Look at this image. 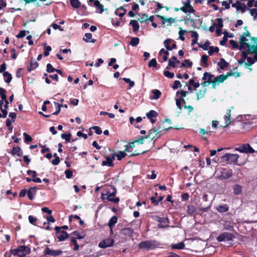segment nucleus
I'll list each match as a JSON object with an SVG mask.
<instances>
[{
	"label": "nucleus",
	"instance_id": "obj_43",
	"mask_svg": "<svg viewBox=\"0 0 257 257\" xmlns=\"http://www.w3.org/2000/svg\"><path fill=\"white\" fill-rule=\"evenodd\" d=\"M210 43L207 40L206 42L204 44H201L200 43H198V47L202 48L204 50H207L209 49V45Z\"/></svg>",
	"mask_w": 257,
	"mask_h": 257
},
{
	"label": "nucleus",
	"instance_id": "obj_35",
	"mask_svg": "<svg viewBox=\"0 0 257 257\" xmlns=\"http://www.w3.org/2000/svg\"><path fill=\"white\" fill-rule=\"evenodd\" d=\"M125 152L127 153L132 152V149L135 147V142L129 143L127 145H125Z\"/></svg>",
	"mask_w": 257,
	"mask_h": 257
},
{
	"label": "nucleus",
	"instance_id": "obj_4",
	"mask_svg": "<svg viewBox=\"0 0 257 257\" xmlns=\"http://www.w3.org/2000/svg\"><path fill=\"white\" fill-rule=\"evenodd\" d=\"M11 251L14 255L23 257L26 256L27 254H30L31 249L28 246L21 245L17 248L11 249Z\"/></svg>",
	"mask_w": 257,
	"mask_h": 257
},
{
	"label": "nucleus",
	"instance_id": "obj_8",
	"mask_svg": "<svg viewBox=\"0 0 257 257\" xmlns=\"http://www.w3.org/2000/svg\"><path fill=\"white\" fill-rule=\"evenodd\" d=\"M220 174L218 176L219 179L222 180L230 178L232 176L231 169L221 168L220 169Z\"/></svg>",
	"mask_w": 257,
	"mask_h": 257
},
{
	"label": "nucleus",
	"instance_id": "obj_60",
	"mask_svg": "<svg viewBox=\"0 0 257 257\" xmlns=\"http://www.w3.org/2000/svg\"><path fill=\"white\" fill-rule=\"evenodd\" d=\"M182 85L180 83V82L179 80H175L174 82V84L172 86V88L174 90H176L178 89L179 87H181Z\"/></svg>",
	"mask_w": 257,
	"mask_h": 257
},
{
	"label": "nucleus",
	"instance_id": "obj_57",
	"mask_svg": "<svg viewBox=\"0 0 257 257\" xmlns=\"http://www.w3.org/2000/svg\"><path fill=\"white\" fill-rule=\"evenodd\" d=\"M208 59V56L206 55H204L201 57V61L202 63L205 64V66L207 67L208 66L207 60Z\"/></svg>",
	"mask_w": 257,
	"mask_h": 257
},
{
	"label": "nucleus",
	"instance_id": "obj_19",
	"mask_svg": "<svg viewBox=\"0 0 257 257\" xmlns=\"http://www.w3.org/2000/svg\"><path fill=\"white\" fill-rule=\"evenodd\" d=\"M215 208L218 212L223 213L228 211L229 206L226 204H218L215 207Z\"/></svg>",
	"mask_w": 257,
	"mask_h": 257
},
{
	"label": "nucleus",
	"instance_id": "obj_14",
	"mask_svg": "<svg viewBox=\"0 0 257 257\" xmlns=\"http://www.w3.org/2000/svg\"><path fill=\"white\" fill-rule=\"evenodd\" d=\"M56 231V236L58 239L59 241H62L68 238L69 236L67 232L64 230H58Z\"/></svg>",
	"mask_w": 257,
	"mask_h": 257
},
{
	"label": "nucleus",
	"instance_id": "obj_23",
	"mask_svg": "<svg viewBox=\"0 0 257 257\" xmlns=\"http://www.w3.org/2000/svg\"><path fill=\"white\" fill-rule=\"evenodd\" d=\"M11 154L14 156L15 155H17L19 157H22L23 155V152L21 150V148L17 146L16 147H14L12 150L11 152Z\"/></svg>",
	"mask_w": 257,
	"mask_h": 257
},
{
	"label": "nucleus",
	"instance_id": "obj_39",
	"mask_svg": "<svg viewBox=\"0 0 257 257\" xmlns=\"http://www.w3.org/2000/svg\"><path fill=\"white\" fill-rule=\"evenodd\" d=\"M185 247V244L183 242H180L179 243L173 244L172 245V248L182 249Z\"/></svg>",
	"mask_w": 257,
	"mask_h": 257
},
{
	"label": "nucleus",
	"instance_id": "obj_63",
	"mask_svg": "<svg viewBox=\"0 0 257 257\" xmlns=\"http://www.w3.org/2000/svg\"><path fill=\"white\" fill-rule=\"evenodd\" d=\"M29 33L28 31H26L25 30L20 31L19 33L17 35V37L18 38H22L26 36V33Z\"/></svg>",
	"mask_w": 257,
	"mask_h": 257
},
{
	"label": "nucleus",
	"instance_id": "obj_32",
	"mask_svg": "<svg viewBox=\"0 0 257 257\" xmlns=\"http://www.w3.org/2000/svg\"><path fill=\"white\" fill-rule=\"evenodd\" d=\"M163 54H164L163 60L164 61H167L168 59V55L169 54L168 51L165 50L164 48L161 49L159 52V55H162Z\"/></svg>",
	"mask_w": 257,
	"mask_h": 257
},
{
	"label": "nucleus",
	"instance_id": "obj_12",
	"mask_svg": "<svg viewBox=\"0 0 257 257\" xmlns=\"http://www.w3.org/2000/svg\"><path fill=\"white\" fill-rule=\"evenodd\" d=\"M62 251L60 249L58 250H52L50 249L48 246H46L44 251V255H48L52 256H57L62 254Z\"/></svg>",
	"mask_w": 257,
	"mask_h": 257
},
{
	"label": "nucleus",
	"instance_id": "obj_17",
	"mask_svg": "<svg viewBox=\"0 0 257 257\" xmlns=\"http://www.w3.org/2000/svg\"><path fill=\"white\" fill-rule=\"evenodd\" d=\"M105 158L106 160L103 161L101 164L102 166H106L110 167H113L114 166V164L113 163V160H114V155H113L112 157H110L109 156H105Z\"/></svg>",
	"mask_w": 257,
	"mask_h": 257
},
{
	"label": "nucleus",
	"instance_id": "obj_52",
	"mask_svg": "<svg viewBox=\"0 0 257 257\" xmlns=\"http://www.w3.org/2000/svg\"><path fill=\"white\" fill-rule=\"evenodd\" d=\"M256 60H255L253 58H252L251 57H248L247 58V62H245V65L246 66H251Z\"/></svg>",
	"mask_w": 257,
	"mask_h": 257
},
{
	"label": "nucleus",
	"instance_id": "obj_21",
	"mask_svg": "<svg viewBox=\"0 0 257 257\" xmlns=\"http://www.w3.org/2000/svg\"><path fill=\"white\" fill-rule=\"evenodd\" d=\"M38 188L34 186L31 187L27 191L28 198L30 200H32L34 199V196L36 194Z\"/></svg>",
	"mask_w": 257,
	"mask_h": 257
},
{
	"label": "nucleus",
	"instance_id": "obj_6",
	"mask_svg": "<svg viewBox=\"0 0 257 257\" xmlns=\"http://www.w3.org/2000/svg\"><path fill=\"white\" fill-rule=\"evenodd\" d=\"M161 131L159 128L154 127L149 131V135L146 136L147 138H150L153 141V144L161 136Z\"/></svg>",
	"mask_w": 257,
	"mask_h": 257
},
{
	"label": "nucleus",
	"instance_id": "obj_27",
	"mask_svg": "<svg viewBox=\"0 0 257 257\" xmlns=\"http://www.w3.org/2000/svg\"><path fill=\"white\" fill-rule=\"evenodd\" d=\"M218 66L220 69H224L225 68H227L228 66V63L225 61L224 58H220L219 61L217 63Z\"/></svg>",
	"mask_w": 257,
	"mask_h": 257
},
{
	"label": "nucleus",
	"instance_id": "obj_50",
	"mask_svg": "<svg viewBox=\"0 0 257 257\" xmlns=\"http://www.w3.org/2000/svg\"><path fill=\"white\" fill-rule=\"evenodd\" d=\"M52 48L50 46H45L44 47V55L47 57L49 55V52L51 51Z\"/></svg>",
	"mask_w": 257,
	"mask_h": 257
},
{
	"label": "nucleus",
	"instance_id": "obj_24",
	"mask_svg": "<svg viewBox=\"0 0 257 257\" xmlns=\"http://www.w3.org/2000/svg\"><path fill=\"white\" fill-rule=\"evenodd\" d=\"M117 222V217L116 216H113L109 220L108 225L110 229L111 232H112V229L114 227L115 224Z\"/></svg>",
	"mask_w": 257,
	"mask_h": 257
},
{
	"label": "nucleus",
	"instance_id": "obj_33",
	"mask_svg": "<svg viewBox=\"0 0 257 257\" xmlns=\"http://www.w3.org/2000/svg\"><path fill=\"white\" fill-rule=\"evenodd\" d=\"M146 115L149 119H151L153 117H157L158 116V113L155 110H151L147 113Z\"/></svg>",
	"mask_w": 257,
	"mask_h": 257
},
{
	"label": "nucleus",
	"instance_id": "obj_31",
	"mask_svg": "<svg viewBox=\"0 0 257 257\" xmlns=\"http://www.w3.org/2000/svg\"><path fill=\"white\" fill-rule=\"evenodd\" d=\"M71 6L75 8L78 9L81 7V3L79 0H70Z\"/></svg>",
	"mask_w": 257,
	"mask_h": 257
},
{
	"label": "nucleus",
	"instance_id": "obj_58",
	"mask_svg": "<svg viewBox=\"0 0 257 257\" xmlns=\"http://www.w3.org/2000/svg\"><path fill=\"white\" fill-rule=\"evenodd\" d=\"M55 70H56V68H54L51 64L48 63L47 65L46 71L47 72L52 73V72H55Z\"/></svg>",
	"mask_w": 257,
	"mask_h": 257
},
{
	"label": "nucleus",
	"instance_id": "obj_46",
	"mask_svg": "<svg viewBox=\"0 0 257 257\" xmlns=\"http://www.w3.org/2000/svg\"><path fill=\"white\" fill-rule=\"evenodd\" d=\"M138 15L140 16V18L139 19H138V21H140V23H144V22H145L146 21H147L148 15L147 14H139Z\"/></svg>",
	"mask_w": 257,
	"mask_h": 257
},
{
	"label": "nucleus",
	"instance_id": "obj_47",
	"mask_svg": "<svg viewBox=\"0 0 257 257\" xmlns=\"http://www.w3.org/2000/svg\"><path fill=\"white\" fill-rule=\"evenodd\" d=\"M219 50V49L218 47L210 46L209 50L208 53L209 55H212L214 52H218Z\"/></svg>",
	"mask_w": 257,
	"mask_h": 257
},
{
	"label": "nucleus",
	"instance_id": "obj_53",
	"mask_svg": "<svg viewBox=\"0 0 257 257\" xmlns=\"http://www.w3.org/2000/svg\"><path fill=\"white\" fill-rule=\"evenodd\" d=\"M157 65V62L155 58L151 59L148 63L149 67H155Z\"/></svg>",
	"mask_w": 257,
	"mask_h": 257
},
{
	"label": "nucleus",
	"instance_id": "obj_41",
	"mask_svg": "<svg viewBox=\"0 0 257 257\" xmlns=\"http://www.w3.org/2000/svg\"><path fill=\"white\" fill-rule=\"evenodd\" d=\"M54 103L55 104V106L56 107V111L54 112H53L52 114V115H57L59 114V113L60 112V110H61V107L62 106H63V104L62 103H61V104L57 102H54Z\"/></svg>",
	"mask_w": 257,
	"mask_h": 257
},
{
	"label": "nucleus",
	"instance_id": "obj_45",
	"mask_svg": "<svg viewBox=\"0 0 257 257\" xmlns=\"http://www.w3.org/2000/svg\"><path fill=\"white\" fill-rule=\"evenodd\" d=\"M70 241H71V242H72L73 243V244L74 245V247L73 248V250L76 251V250H78L79 248V245L76 241V238L75 237H72L71 238Z\"/></svg>",
	"mask_w": 257,
	"mask_h": 257
},
{
	"label": "nucleus",
	"instance_id": "obj_29",
	"mask_svg": "<svg viewBox=\"0 0 257 257\" xmlns=\"http://www.w3.org/2000/svg\"><path fill=\"white\" fill-rule=\"evenodd\" d=\"M233 193L235 195H238L242 192V188L240 185L238 184H235L234 185L233 188Z\"/></svg>",
	"mask_w": 257,
	"mask_h": 257
},
{
	"label": "nucleus",
	"instance_id": "obj_26",
	"mask_svg": "<svg viewBox=\"0 0 257 257\" xmlns=\"http://www.w3.org/2000/svg\"><path fill=\"white\" fill-rule=\"evenodd\" d=\"M94 6L97 10H99L100 14H102L104 11L103 5L100 4L98 0H95L94 2Z\"/></svg>",
	"mask_w": 257,
	"mask_h": 257
},
{
	"label": "nucleus",
	"instance_id": "obj_13",
	"mask_svg": "<svg viewBox=\"0 0 257 257\" xmlns=\"http://www.w3.org/2000/svg\"><path fill=\"white\" fill-rule=\"evenodd\" d=\"M226 79L224 74H221L216 77H214L213 79V83L212 87L213 89L216 88V85H218L220 83H223Z\"/></svg>",
	"mask_w": 257,
	"mask_h": 257
},
{
	"label": "nucleus",
	"instance_id": "obj_54",
	"mask_svg": "<svg viewBox=\"0 0 257 257\" xmlns=\"http://www.w3.org/2000/svg\"><path fill=\"white\" fill-rule=\"evenodd\" d=\"M28 219H29V222L31 224H33L34 225H36V223L37 220V217H36L33 215H30L28 217Z\"/></svg>",
	"mask_w": 257,
	"mask_h": 257
},
{
	"label": "nucleus",
	"instance_id": "obj_37",
	"mask_svg": "<svg viewBox=\"0 0 257 257\" xmlns=\"http://www.w3.org/2000/svg\"><path fill=\"white\" fill-rule=\"evenodd\" d=\"M173 42H174V40L170 38L167 39L164 41V46L167 51H170V49H171L170 44Z\"/></svg>",
	"mask_w": 257,
	"mask_h": 257
},
{
	"label": "nucleus",
	"instance_id": "obj_38",
	"mask_svg": "<svg viewBox=\"0 0 257 257\" xmlns=\"http://www.w3.org/2000/svg\"><path fill=\"white\" fill-rule=\"evenodd\" d=\"M3 76L4 77L7 78L5 80V81L7 83H9L11 82V81L12 80V76L11 74H10L9 72H7V71H5L3 73Z\"/></svg>",
	"mask_w": 257,
	"mask_h": 257
},
{
	"label": "nucleus",
	"instance_id": "obj_9",
	"mask_svg": "<svg viewBox=\"0 0 257 257\" xmlns=\"http://www.w3.org/2000/svg\"><path fill=\"white\" fill-rule=\"evenodd\" d=\"M235 151L240 153L252 154L255 152L254 150L250 146L249 144H244L235 149Z\"/></svg>",
	"mask_w": 257,
	"mask_h": 257
},
{
	"label": "nucleus",
	"instance_id": "obj_51",
	"mask_svg": "<svg viewBox=\"0 0 257 257\" xmlns=\"http://www.w3.org/2000/svg\"><path fill=\"white\" fill-rule=\"evenodd\" d=\"M120 79H122L126 83H127L129 84V88H131L134 87L135 85V82L134 81H132L130 78H120Z\"/></svg>",
	"mask_w": 257,
	"mask_h": 257
},
{
	"label": "nucleus",
	"instance_id": "obj_16",
	"mask_svg": "<svg viewBox=\"0 0 257 257\" xmlns=\"http://www.w3.org/2000/svg\"><path fill=\"white\" fill-rule=\"evenodd\" d=\"M158 222H160L159 224V228H165L169 226V219L168 217H158Z\"/></svg>",
	"mask_w": 257,
	"mask_h": 257
},
{
	"label": "nucleus",
	"instance_id": "obj_49",
	"mask_svg": "<svg viewBox=\"0 0 257 257\" xmlns=\"http://www.w3.org/2000/svg\"><path fill=\"white\" fill-rule=\"evenodd\" d=\"M61 137L62 139L65 140L66 142H70L71 138V134L70 133L68 134L64 133L61 134Z\"/></svg>",
	"mask_w": 257,
	"mask_h": 257
},
{
	"label": "nucleus",
	"instance_id": "obj_36",
	"mask_svg": "<svg viewBox=\"0 0 257 257\" xmlns=\"http://www.w3.org/2000/svg\"><path fill=\"white\" fill-rule=\"evenodd\" d=\"M113 155H114V157L116 156L117 157V159L118 161H120L126 156L125 151H119L117 154H114Z\"/></svg>",
	"mask_w": 257,
	"mask_h": 257
},
{
	"label": "nucleus",
	"instance_id": "obj_48",
	"mask_svg": "<svg viewBox=\"0 0 257 257\" xmlns=\"http://www.w3.org/2000/svg\"><path fill=\"white\" fill-rule=\"evenodd\" d=\"M216 20L218 24L214 23V26H216V28H220L222 29V27H223L222 19L221 18H217Z\"/></svg>",
	"mask_w": 257,
	"mask_h": 257
},
{
	"label": "nucleus",
	"instance_id": "obj_5",
	"mask_svg": "<svg viewBox=\"0 0 257 257\" xmlns=\"http://www.w3.org/2000/svg\"><path fill=\"white\" fill-rule=\"evenodd\" d=\"M110 189L112 190V191H110V190L108 188L105 190V193L107 195L106 197L108 199V201L112 202L114 203H118L119 202V198L118 197L113 198L115 196L117 191L116 188L114 186H110Z\"/></svg>",
	"mask_w": 257,
	"mask_h": 257
},
{
	"label": "nucleus",
	"instance_id": "obj_10",
	"mask_svg": "<svg viewBox=\"0 0 257 257\" xmlns=\"http://www.w3.org/2000/svg\"><path fill=\"white\" fill-rule=\"evenodd\" d=\"M214 75L209 72H205L203 74L202 80L204 82L201 83V85L203 86H208L210 84L213 83V79Z\"/></svg>",
	"mask_w": 257,
	"mask_h": 257
},
{
	"label": "nucleus",
	"instance_id": "obj_28",
	"mask_svg": "<svg viewBox=\"0 0 257 257\" xmlns=\"http://www.w3.org/2000/svg\"><path fill=\"white\" fill-rule=\"evenodd\" d=\"M130 25L133 27V31L135 32L138 31L140 26L137 21L134 20H131L130 23Z\"/></svg>",
	"mask_w": 257,
	"mask_h": 257
},
{
	"label": "nucleus",
	"instance_id": "obj_56",
	"mask_svg": "<svg viewBox=\"0 0 257 257\" xmlns=\"http://www.w3.org/2000/svg\"><path fill=\"white\" fill-rule=\"evenodd\" d=\"M163 74L165 75V76L170 79H172L174 77V73L171 72L169 71H164Z\"/></svg>",
	"mask_w": 257,
	"mask_h": 257
},
{
	"label": "nucleus",
	"instance_id": "obj_30",
	"mask_svg": "<svg viewBox=\"0 0 257 257\" xmlns=\"http://www.w3.org/2000/svg\"><path fill=\"white\" fill-rule=\"evenodd\" d=\"M197 211L196 208L192 205L187 206V213L192 215Z\"/></svg>",
	"mask_w": 257,
	"mask_h": 257
},
{
	"label": "nucleus",
	"instance_id": "obj_15",
	"mask_svg": "<svg viewBox=\"0 0 257 257\" xmlns=\"http://www.w3.org/2000/svg\"><path fill=\"white\" fill-rule=\"evenodd\" d=\"M114 240L111 238H107L100 241L98 244L99 247L105 248L113 245Z\"/></svg>",
	"mask_w": 257,
	"mask_h": 257
},
{
	"label": "nucleus",
	"instance_id": "obj_25",
	"mask_svg": "<svg viewBox=\"0 0 257 257\" xmlns=\"http://www.w3.org/2000/svg\"><path fill=\"white\" fill-rule=\"evenodd\" d=\"M38 66L39 64L37 63V62L32 59L30 62V65L28 67V71L30 72L32 70L36 69Z\"/></svg>",
	"mask_w": 257,
	"mask_h": 257
},
{
	"label": "nucleus",
	"instance_id": "obj_34",
	"mask_svg": "<svg viewBox=\"0 0 257 257\" xmlns=\"http://www.w3.org/2000/svg\"><path fill=\"white\" fill-rule=\"evenodd\" d=\"M152 93L153 94L152 98L154 99H158L160 98L162 93L158 89H153L152 90Z\"/></svg>",
	"mask_w": 257,
	"mask_h": 257
},
{
	"label": "nucleus",
	"instance_id": "obj_59",
	"mask_svg": "<svg viewBox=\"0 0 257 257\" xmlns=\"http://www.w3.org/2000/svg\"><path fill=\"white\" fill-rule=\"evenodd\" d=\"M229 44L232 47L233 49H239V47H238V45L237 42L233 40H231L229 41Z\"/></svg>",
	"mask_w": 257,
	"mask_h": 257
},
{
	"label": "nucleus",
	"instance_id": "obj_18",
	"mask_svg": "<svg viewBox=\"0 0 257 257\" xmlns=\"http://www.w3.org/2000/svg\"><path fill=\"white\" fill-rule=\"evenodd\" d=\"M134 233V230L131 227H125L120 230V234L128 237H132Z\"/></svg>",
	"mask_w": 257,
	"mask_h": 257
},
{
	"label": "nucleus",
	"instance_id": "obj_61",
	"mask_svg": "<svg viewBox=\"0 0 257 257\" xmlns=\"http://www.w3.org/2000/svg\"><path fill=\"white\" fill-rule=\"evenodd\" d=\"M91 129H92L93 130L95 131V133L97 134V135H100L101 133H102V130L100 128V127H99V126H92L90 130Z\"/></svg>",
	"mask_w": 257,
	"mask_h": 257
},
{
	"label": "nucleus",
	"instance_id": "obj_2",
	"mask_svg": "<svg viewBox=\"0 0 257 257\" xmlns=\"http://www.w3.org/2000/svg\"><path fill=\"white\" fill-rule=\"evenodd\" d=\"M160 243L155 240L143 241L138 244L139 248L143 250H152L158 247Z\"/></svg>",
	"mask_w": 257,
	"mask_h": 257
},
{
	"label": "nucleus",
	"instance_id": "obj_1",
	"mask_svg": "<svg viewBox=\"0 0 257 257\" xmlns=\"http://www.w3.org/2000/svg\"><path fill=\"white\" fill-rule=\"evenodd\" d=\"M247 48L246 51H243L241 53V58L244 59H247L248 55H251L254 54V59L257 60V43L255 45H248L244 46V48L242 49H245Z\"/></svg>",
	"mask_w": 257,
	"mask_h": 257
},
{
	"label": "nucleus",
	"instance_id": "obj_40",
	"mask_svg": "<svg viewBox=\"0 0 257 257\" xmlns=\"http://www.w3.org/2000/svg\"><path fill=\"white\" fill-rule=\"evenodd\" d=\"M140 39L138 37H134L131 39L129 44L133 47L137 46L139 43Z\"/></svg>",
	"mask_w": 257,
	"mask_h": 257
},
{
	"label": "nucleus",
	"instance_id": "obj_42",
	"mask_svg": "<svg viewBox=\"0 0 257 257\" xmlns=\"http://www.w3.org/2000/svg\"><path fill=\"white\" fill-rule=\"evenodd\" d=\"M240 73L239 72H233L232 71H230L229 72H227L226 74L224 75V76L226 79H227L228 77L234 76V75H236V78L240 76Z\"/></svg>",
	"mask_w": 257,
	"mask_h": 257
},
{
	"label": "nucleus",
	"instance_id": "obj_44",
	"mask_svg": "<svg viewBox=\"0 0 257 257\" xmlns=\"http://www.w3.org/2000/svg\"><path fill=\"white\" fill-rule=\"evenodd\" d=\"M206 91V89L205 88L204 90H200L198 92H197V100H198L200 98L203 97L205 95Z\"/></svg>",
	"mask_w": 257,
	"mask_h": 257
},
{
	"label": "nucleus",
	"instance_id": "obj_3",
	"mask_svg": "<svg viewBox=\"0 0 257 257\" xmlns=\"http://www.w3.org/2000/svg\"><path fill=\"white\" fill-rule=\"evenodd\" d=\"M247 37H249L251 40L256 42L257 43V38L251 37L250 32L247 30L246 32L243 33L240 37V46L239 48L240 50H242V48H244L245 45H250L249 43L246 42L248 41V39L246 38Z\"/></svg>",
	"mask_w": 257,
	"mask_h": 257
},
{
	"label": "nucleus",
	"instance_id": "obj_62",
	"mask_svg": "<svg viewBox=\"0 0 257 257\" xmlns=\"http://www.w3.org/2000/svg\"><path fill=\"white\" fill-rule=\"evenodd\" d=\"M224 120L225 122V125L224 126H222L223 127H226L228 126L230 123H231L230 118L225 115L224 116Z\"/></svg>",
	"mask_w": 257,
	"mask_h": 257
},
{
	"label": "nucleus",
	"instance_id": "obj_7",
	"mask_svg": "<svg viewBox=\"0 0 257 257\" xmlns=\"http://www.w3.org/2000/svg\"><path fill=\"white\" fill-rule=\"evenodd\" d=\"M239 156L237 154L226 153L221 157L222 159L226 160L229 164H235L237 163Z\"/></svg>",
	"mask_w": 257,
	"mask_h": 257
},
{
	"label": "nucleus",
	"instance_id": "obj_55",
	"mask_svg": "<svg viewBox=\"0 0 257 257\" xmlns=\"http://www.w3.org/2000/svg\"><path fill=\"white\" fill-rule=\"evenodd\" d=\"M148 139L147 136H139V138L134 141V142H135V144L136 143H140L141 144H144V141L145 140Z\"/></svg>",
	"mask_w": 257,
	"mask_h": 257
},
{
	"label": "nucleus",
	"instance_id": "obj_20",
	"mask_svg": "<svg viewBox=\"0 0 257 257\" xmlns=\"http://www.w3.org/2000/svg\"><path fill=\"white\" fill-rule=\"evenodd\" d=\"M180 11H182L185 13H194L195 12V10L194 9L193 7L192 6L189 5H183V7L179 8Z\"/></svg>",
	"mask_w": 257,
	"mask_h": 257
},
{
	"label": "nucleus",
	"instance_id": "obj_64",
	"mask_svg": "<svg viewBox=\"0 0 257 257\" xmlns=\"http://www.w3.org/2000/svg\"><path fill=\"white\" fill-rule=\"evenodd\" d=\"M66 178L70 179L73 176V172L71 170L67 169L65 171Z\"/></svg>",
	"mask_w": 257,
	"mask_h": 257
},
{
	"label": "nucleus",
	"instance_id": "obj_11",
	"mask_svg": "<svg viewBox=\"0 0 257 257\" xmlns=\"http://www.w3.org/2000/svg\"><path fill=\"white\" fill-rule=\"evenodd\" d=\"M235 237L234 235L230 232H225L220 234L217 237V240L219 242L224 241L232 240Z\"/></svg>",
	"mask_w": 257,
	"mask_h": 257
},
{
	"label": "nucleus",
	"instance_id": "obj_22",
	"mask_svg": "<svg viewBox=\"0 0 257 257\" xmlns=\"http://www.w3.org/2000/svg\"><path fill=\"white\" fill-rule=\"evenodd\" d=\"M158 18H160L162 21L163 24H165V22H167L169 24H167L168 26L171 25V24L175 22V19L172 18H165L164 16L160 15H157L156 16Z\"/></svg>",
	"mask_w": 257,
	"mask_h": 257
}]
</instances>
